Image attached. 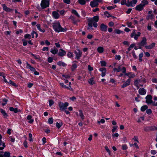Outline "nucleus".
I'll use <instances>...</instances> for the list:
<instances>
[{
  "instance_id": "obj_45",
  "label": "nucleus",
  "mask_w": 157,
  "mask_h": 157,
  "mask_svg": "<svg viewBox=\"0 0 157 157\" xmlns=\"http://www.w3.org/2000/svg\"><path fill=\"white\" fill-rule=\"evenodd\" d=\"M62 125V123H61L60 124L58 122H57L56 123V126L58 128H59Z\"/></svg>"
},
{
  "instance_id": "obj_61",
  "label": "nucleus",
  "mask_w": 157,
  "mask_h": 157,
  "mask_svg": "<svg viewBox=\"0 0 157 157\" xmlns=\"http://www.w3.org/2000/svg\"><path fill=\"white\" fill-rule=\"evenodd\" d=\"M62 76L63 77H65L66 78H70V76L68 75H63Z\"/></svg>"
},
{
  "instance_id": "obj_43",
  "label": "nucleus",
  "mask_w": 157,
  "mask_h": 157,
  "mask_svg": "<svg viewBox=\"0 0 157 157\" xmlns=\"http://www.w3.org/2000/svg\"><path fill=\"white\" fill-rule=\"evenodd\" d=\"M49 106H51L52 105L54 104V101L52 100H49Z\"/></svg>"
},
{
  "instance_id": "obj_26",
  "label": "nucleus",
  "mask_w": 157,
  "mask_h": 157,
  "mask_svg": "<svg viewBox=\"0 0 157 157\" xmlns=\"http://www.w3.org/2000/svg\"><path fill=\"white\" fill-rule=\"evenodd\" d=\"M79 116L81 117V119L82 120H83L84 119V116L83 115V113H82V111L81 110H79Z\"/></svg>"
},
{
  "instance_id": "obj_41",
  "label": "nucleus",
  "mask_w": 157,
  "mask_h": 157,
  "mask_svg": "<svg viewBox=\"0 0 157 157\" xmlns=\"http://www.w3.org/2000/svg\"><path fill=\"white\" fill-rule=\"evenodd\" d=\"M105 148L106 151L108 153L109 155H111V151L109 149L108 147L107 146H105Z\"/></svg>"
},
{
  "instance_id": "obj_18",
  "label": "nucleus",
  "mask_w": 157,
  "mask_h": 157,
  "mask_svg": "<svg viewBox=\"0 0 157 157\" xmlns=\"http://www.w3.org/2000/svg\"><path fill=\"white\" fill-rule=\"evenodd\" d=\"M53 16L56 19L58 18L59 17V15L58 13L54 11L52 13Z\"/></svg>"
},
{
  "instance_id": "obj_28",
  "label": "nucleus",
  "mask_w": 157,
  "mask_h": 157,
  "mask_svg": "<svg viewBox=\"0 0 157 157\" xmlns=\"http://www.w3.org/2000/svg\"><path fill=\"white\" fill-rule=\"evenodd\" d=\"M58 50L57 49L55 48L54 49H51V52L54 54H55L57 53Z\"/></svg>"
},
{
  "instance_id": "obj_15",
  "label": "nucleus",
  "mask_w": 157,
  "mask_h": 157,
  "mask_svg": "<svg viewBox=\"0 0 157 157\" xmlns=\"http://www.w3.org/2000/svg\"><path fill=\"white\" fill-rule=\"evenodd\" d=\"M143 6L141 4L137 5L136 7V10L138 11H140L142 10L143 9Z\"/></svg>"
},
{
  "instance_id": "obj_62",
  "label": "nucleus",
  "mask_w": 157,
  "mask_h": 157,
  "mask_svg": "<svg viewBox=\"0 0 157 157\" xmlns=\"http://www.w3.org/2000/svg\"><path fill=\"white\" fill-rule=\"evenodd\" d=\"M117 126H113V129L112 130V132H114L117 128Z\"/></svg>"
},
{
  "instance_id": "obj_59",
  "label": "nucleus",
  "mask_w": 157,
  "mask_h": 157,
  "mask_svg": "<svg viewBox=\"0 0 157 157\" xmlns=\"http://www.w3.org/2000/svg\"><path fill=\"white\" fill-rule=\"evenodd\" d=\"M92 25L95 28H97L98 26V24L97 23V22H93L92 23Z\"/></svg>"
},
{
  "instance_id": "obj_13",
  "label": "nucleus",
  "mask_w": 157,
  "mask_h": 157,
  "mask_svg": "<svg viewBox=\"0 0 157 157\" xmlns=\"http://www.w3.org/2000/svg\"><path fill=\"white\" fill-rule=\"evenodd\" d=\"M66 54V52L62 49H60L58 53V55L60 56H63Z\"/></svg>"
},
{
  "instance_id": "obj_5",
  "label": "nucleus",
  "mask_w": 157,
  "mask_h": 157,
  "mask_svg": "<svg viewBox=\"0 0 157 157\" xmlns=\"http://www.w3.org/2000/svg\"><path fill=\"white\" fill-rule=\"evenodd\" d=\"M99 17L98 16H96L94 17L93 18H89L88 19V22H91L92 23L93 22H97L98 21Z\"/></svg>"
},
{
  "instance_id": "obj_53",
  "label": "nucleus",
  "mask_w": 157,
  "mask_h": 157,
  "mask_svg": "<svg viewBox=\"0 0 157 157\" xmlns=\"http://www.w3.org/2000/svg\"><path fill=\"white\" fill-rule=\"evenodd\" d=\"M146 113L148 114H150L152 112L151 110L150 109H147L146 111Z\"/></svg>"
},
{
  "instance_id": "obj_29",
  "label": "nucleus",
  "mask_w": 157,
  "mask_h": 157,
  "mask_svg": "<svg viewBox=\"0 0 157 157\" xmlns=\"http://www.w3.org/2000/svg\"><path fill=\"white\" fill-rule=\"evenodd\" d=\"M148 108V107L146 105H145L142 106L141 108V111L144 112V111Z\"/></svg>"
},
{
  "instance_id": "obj_23",
  "label": "nucleus",
  "mask_w": 157,
  "mask_h": 157,
  "mask_svg": "<svg viewBox=\"0 0 157 157\" xmlns=\"http://www.w3.org/2000/svg\"><path fill=\"white\" fill-rule=\"evenodd\" d=\"M37 28L40 32L44 33L45 30L44 29H42L40 28V24H37L36 25Z\"/></svg>"
},
{
  "instance_id": "obj_35",
  "label": "nucleus",
  "mask_w": 157,
  "mask_h": 157,
  "mask_svg": "<svg viewBox=\"0 0 157 157\" xmlns=\"http://www.w3.org/2000/svg\"><path fill=\"white\" fill-rule=\"evenodd\" d=\"M139 83V82L137 80V79L135 80L134 82V85L137 87L138 89L139 88V86H138Z\"/></svg>"
},
{
  "instance_id": "obj_38",
  "label": "nucleus",
  "mask_w": 157,
  "mask_h": 157,
  "mask_svg": "<svg viewBox=\"0 0 157 157\" xmlns=\"http://www.w3.org/2000/svg\"><path fill=\"white\" fill-rule=\"evenodd\" d=\"M143 56V53H141L139 55V60L140 62H141L142 60V57Z\"/></svg>"
},
{
  "instance_id": "obj_44",
  "label": "nucleus",
  "mask_w": 157,
  "mask_h": 157,
  "mask_svg": "<svg viewBox=\"0 0 157 157\" xmlns=\"http://www.w3.org/2000/svg\"><path fill=\"white\" fill-rule=\"evenodd\" d=\"M101 64L102 66H105L106 65V63L104 61H101Z\"/></svg>"
},
{
  "instance_id": "obj_30",
  "label": "nucleus",
  "mask_w": 157,
  "mask_h": 157,
  "mask_svg": "<svg viewBox=\"0 0 157 157\" xmlns=\"http://www.w3.org/2000/svg\"><path fill=\"white\" fill-rule=\"evenodd\" d=\"M71 12L73 13L74 14L78 17H80L79 15H78V13L76 10H73Z\"/></svg>"
},
{
  "instance_id": "obj_36",
  "label": "nucleus",
  "mask_w": 157,
  "mask_h": 157,
  "mask_svg": "<svg viewBox=\"0 0 157 157\" xmlns=\"http://www.w3.org/2000/svg\"><path fill=\"white\" fill-rule=\"evenodd\" d=\"M34 34H35V37H37L38 36V34L35 31H33L32 33H31V35L32 36V37L33 38H34Z\"/></svg>"
},
{
  "instance_id": "obj_54",
  "label": "nucleus",
  "mask_w": 157,
  "mask_h": 157,
  "mask_svg": "<svg viewBox=\"0 0 157 157\" xmlns=\"http://www.w3.org/2000/svg\"><path fill=\"white\" fill-rule=\"evenodd\" d=\"M127 149V145L126 144L123 145L122 146V149L124 150H125Z\"/></svg>"
},
{
  "instance_id": "obj_6",
  "label": "nucleus",
  "mask_w": 157,
  "mask_h": 157,
  "mask_svg": "<svg viewBox=\"0 0 157 157\" xmlns=\"http://www.w3.org/2000/svg\"><path fill=\"white\" fill-rule=\"evenodd\" d=\"M71 82H69V86H67L65 85L63 83H60V85L62 88L72 91L73 90V89L71 86Z\"/></svg>"
},
{
  "instance_id": "obj_55",
  "label": "nucleus",
  "mask_w": 157,
  "mask_h": 157,
  "mask_svg": "<svg viewBox=\"0 0 157 157\" xmlns=\"http://www.w3.org/2000/svg\"><path fill=\"white\" fill-rule=\"evenodd\" d=\"M133 32L131 34V36L132 37L134 36H135L136 35V32H135V29H134L133 30Z\"/></svg>"
},
{
  "instance_id": "obj_52",
  "label": "nucleus",
  "mask_w": 157,
  "mask_h": 157,
  "mask_svg": "<svg viewBox=\"0 0 157 157\" xmlns=\"http://www.w3.org/2000/svg\"><path fill=\"white\" fill-rule=\"evenodd\" d=\"M88 69L89 71H91L93 70V68L91 67L90 65H88Z\"/></svg>"
},
{
  "instance_id": "obj_21",
  "label": "nucleus",
  "mask_w": 157,
  "mask_h": 157,
  "mask_svg": "<svg viewBox=\"0 0 157 157\" xmlns=\"http://www.w3.org/2000/svg\"><path fill=\"white\" fill-rule=\"evenodd\" d=\"M32 118V116L30 115H29L27 117V119L29 120V122L30 123H32L34 121L33 120L31 119Z\"/></svg>"
},
{
  "instance_id": "obj_20",
  "label": "nucleus",
  "mask_w": 157,
  "mask_h": 157,
  "mask_svg": "<svg viewBox=\"0 0 157 157\" xmlns=\"http://www.w3.org/2000/svg\"><path fill=\"white\" fill-rule=\"evenodd\" d=\"M88 22V27H87V29L88 30H93V27H92V23L91 22Z\"/></svg>"
},
{
  "instance_id": "obj_19",
  "label": "nucleus",
  "mask_w": 157,
  "mask_h": 157,
  "mask_svg": "<svg viewBox=\"0 0 157 157\" xmlns=\"http://www.w3.org/2000/svg\"><path fill=\"white\" fill-rule=\"evenodd\" d=\"M125 75L128 76L129 78H133L135 77V75L134 74H132V72L126 73Z\"/></svg>"
},
{
  "instance_id": "obj_8",
  "label": "nucleus",
  "mask_w": 157,
  "mask_h": 157,
  "mask_svg": "<svg viewBox=\"0 0 157 157\" xmlns=\"http://www.w3.org/2000/svg\"><path fill=\"white\" fill-rule=\"evenodd\" d=\"M146 41L147 39L145 37H143L142 40L140 42L138 43V45L139 46H144L147 44Z\"/></svg>"
},
{
  "instance_id": "obj_42",
  "label": "nucleus",
  "mask_w": 157,
  "mask_h": 157,
  "mask_svg": "<svg viewBox=\"0 0 157 157\" xmlns=\"http://www.w3.org/2000/svg\"><path fill=\"white\" fill-rule=\"evenodd\" d=\"M53 119L52 117H51L48 119V122L50 124H52L53 123Z\"/></svg>"
},
{
  "instance_id": "obj_46",
  "label": "nucleus",
  "mask_w": 157,
  "mask_h": 157,
  "mask_svg": "<svg viewBox=\"0 0 157 157\" xmlns=\"http://www.w3.org/2000/svg\"><path fill=\"white\" fill-rule=\"evenodd\" d=\"M135 46V44H131L129 47L128 49V51H130V50L133 47H134Z\"/></svg>"
},
{
  "instance_id": "obj_24",
  "label": "nucleus",
  "mask_w": 157,
  "mask_h": 157,
  "mask_svg": "<svg viewBox=\"0 0 157 157\" xmlns=\"http://www.w3.org/2000/svg\"><path fill=\"white\" fill-rule=\"evenodd\" d=\"M97 51L98 52L101 53L103 52L104 51V48L103 47H99L98 48Z\"/></svg>"
},
{
  "instance_id": "obj_11",
  "label": "nucleus",
  "mask_w": 157,
  "mask_h": 157,
  "mask_svg": "<svg viewBox=\"0 0 157 157\" xmlns=\"http://www.w3.org/2000/svg\"><path fill=\"white\" fill-rule=\"evenodd\" d=\"M3 7V9L4 10H5L6 12H10L13 10L10 9L9 8L7 7L6 5L5 4L2 5Z\"/></svg>"
},
{
  "instance_id": "obj_63",
  "label": "nucleus",
  "mask_w": 157,
  "mask_h": 157,
  "mask_svg": "<svg viewBox=\"0 0 157 157\" xmlns=\"http://www.w3.org/2000/svg\"><path fill=\"white\" fill-rule=\"evenodd\" d=\"M133 139L134 140V141H136L138 143L139 142V141H138V137H137L136 136H134L133 137Z\"/></svg>"
},
{
  "instance_id": "obj_14",
  "label": "nucleus",
  "mask_w": 157,
  "mask_h": 157,
  "mask_svg": "<svg viewBox=\"0 0 157 157\" xmlns=\"http://www.w3.org/2000/svg\"><path fill=\"white\" fill-rule=\"evenodd\" d=\"M99 70L102 72L101 76L102 77H104L105 75L106 69L105 67H102L100 68Z\"/></svg>"
},
{
  "instance_id": "obj_12",
  "label": "nucleus",
  "mask_w": 157,
  "mask_h": 157,
  "mask_svg": "<svg viewBox=\"0 0 157 157\" xmlns=\"http://www.w3.org/2000/svg\"><path fill=\"white\" fill-rule=\"evenodd\" d=\"M131 81V79L130 78L128 79L127 81L125 82L121 86V87L122 88H124L130 85Z\"/></svg>"
},
{
  "instance_id": "obj_40",
  "label": "nucleus",
  "mask_w": 157,
  "mask_h": 157,
  "mask_svg": "<svg viewBox=\"0 0 157 157\" xmlns=\"http://www.w3.org/2000/svg\"><path fill=\"white\" fill-rule=\"evenodd\" d=\"M121 66H119L118 68H114L113 69V71H117V72H119L121 71Z\"/></svg>"
},
{
  "instance_id": "obj_25",
  "label": "nucleus",
  "mask_w": 157,
  "mask_h": 157,
  "mask_svg": "<svg viewBox=\"0 0 157 157\" xmlns=\"http://www.w3.org/2000/svg\"><path fill=\"white\" fill-rule=\"evenodd\" d=\"M94 78H91L89 79L88 82L91 85H93L94 84V82L93 80Z\"/></svg>"
},
{
  "instance_id": "obj_17",
  "label": "nucleus",
  "mask_w": 157,
  "mask_h": 157,
  "mask_svg": "<svg viewBox=\"0 0 157 157\" xmlns=\"http://www.w3.org/2000/svg\"><path fill=\"white\" fill-rule=\"evenodd\" d=\"M155 45V44L154 43H152L151 44L148 45V46H145V48L147 49H151L154 48Z\"/></svg>"
},
{
  "instance_id": "obj_3",
  "label": "nucleus",
  "mask_w": 157,
  "mask_h": 157,
  "mask_svg": "<svg viewBox=\"0 0 157 157\" xmlns=\"http://www.w3.org/2000/svg\"><path fill=\"white\" fill-rule=\"evenodd\" d=\"M49 1L48 0H42L40 6L42 9H44L49 6Z\"/></svg>"
},
{
  "instance_id": "obj_48",
  "label": "nucleus",
  "mask_w": 157,
  "mask_h": 157,
  "mask_svg": "<svg viewBox=\"0 0 157 157\" xmlns=\"http://www.w3.org/2000/svg\"><path fill=\"white\" fill-rule=\"evenodd\" d=\"M5 157H8L10 156V153L9 152H5L3 155Z\"/></svg>"
},
{
  "instance_id": "obj_60",
  "label": "nucleus",
  "mask_w": 157,
  "mask_h": 157,
  "mask_svg": "<svg viewBox=\"0 0 157 157\" xmlns=\"http://www.w3.org/2000/svg\"><path fill=\"white\" fill-rule=\"evenodd\" d=\"M126 0H122L121 1V5H124V4H125L126 5Z\"/></svg>"
},
{
  "instance_id": "obj_58",
  "label": "nucleus",
  "mask_w": 157,
  "mask_h": 157,
  "mask_svg": "<svg viewBox=\"0 0 157 157\" xmlns=\"http://www.w3.org/2000/svg\"><path fill=\"white\" fill-rule=\"evenodd\" d=\"M130 2H132V3L133 4V6H134L136 4L137 2V0H132V1H130Z\"/></svg>"
},
{
  "instance_id": "obj_16",
  "label": "nucleus",
  "mask_w": 157,
  "mask_h": 157,
  "mask_svg": "<svg viewBox=\"0 0 157 157\" xmlns=\"http://www.w3.org/2000/svg\"><path fill=\"white\" fill-rule=\"evenodd\" d=\"M139 93L141 95H144L146 94V91L144 88H142L139 89Z\"/></svg>"
},
{
  "instance_id": "obj_32",
  "label": "nucleus",
  "mask_w": 157,
  "mask_h": 157,
  "mask_svg": "<svg viewBox=\"0 0 157 157\" xmlns=\"http://www.w3.org/2000/svg\"><path fill=\"white\" fill-rule=\"evenodd\" d=\"M57 64L58 65H59V66H63V67L65 66H66V64L64 63L63 62H59L57 63Z\"/></svg>"
},
{
  "instance_id": "obj_2",
  "label": "nucleus",
  "mask_w": 157,
  "mask_h": 157,
  "mask_svg": "<svg viewBox=\"0 0 157 157\" xmlns=\"http://www.w3.org/2000/svg\"><path fill=\"white\" fill-rule=\"evenodd\" d=\"M68 105L69 104L67 102L63 103L61 102H59L58 103L59 109L62 111L65 110L67 109V106H68Z\"/></svg>"
},
{
  "instance_id": "obj_7",
  "label": "nucleus",
  "mask_w": 157,
  "mask_h": 157,
  "mask_svg": "<svg viewBox=\"0 0 157 157\" xmlns=\"http://www.w3.org/2000/svg\"><path fill=\"white\" fill-rule=\"evenodd\" d=\"M74 52L76 55V58L77 59H79L82 56V52L78 49L77 51H75Z\"/></svg>"
},
{
  "instance_id": "obj_57",
  "label": "nucleus",
  "mask_w": 157,
  "mask_h": 157,
  "mask_svg": "<svg viewBox=\"0 0 157 157\" xmlns=\"http://www.w3.org/2000/svg\"><path fill=\"white\" fill-rule=\"evenodd\" d=\"M127 25L128 27H131L132 28H133V27L132 26V23L131 22H128L127 23Z\"/></svg>"
},
{
  "instance_id": "obj_22",
  "label": "nucleus",
  "mask_w": 157,
  "mask_h": 157,
  "mask_svg": "<svg viewBox=\"0 0 157 157\" xmlns=\"http://www.w3.org/2000/svg\"><path fill=\"white\" fill-rule=\"evenodd\" d=\"M126 5L128 6H133V4L129 0H126Z\"/></svg>"
},
{
  "instance_id": "obj_50",
  "label": "nucleus",
  "mask_w": 157,
  "mask_h": 157,
  "mask_svg": "<svg viewBox=\"0 0 157 157\" xmlns=\"http://www.w3.org/2000/svg\"><path fill=\"white\" fill-rule=\"evenodd\" d=\"M104 14L107 17H109L111 16L110 14L107 11L105 12L104 13Z\"/></svg>"
},
{
  "instance_id": "obj_37",
  "label": "nucleus",
  "mask_w": 157,
  "mask_h": 157,
  "mask_svg": "<svg viewBox=\"0 0 157 157\" xmlns=\"http://www.w3.org/2000/svg\"><path fill=\"white\" fill-rule=\"evenodd\" d=\"M153 17H154V15H153L151 14V15H148L147 17L146 18H147V20H149L150 19H153Z\"/></svg>"
},
{
  "instance_id": "obj_31",
  "label": "nucleus",
  "mask_w": 157,
  "mask_h": 157,
  "mask_svg": "<svg viewBox=\"0 0 157 157\" xmlns=\"http://www.w3.org/2000/svg\"><path fill=\"white\" fill-rule=\"evenodd\" d=\"M0 110L1 112L3 114V115L5 117H6L7 116V113L5 112V111L3 109H0Z\"/></svg>"
},
{
  "instance_id": "obj_34",
  "label": "nucleus",
  "mask_w": 157,
  "mask_h": 157,
  "mask_svg": "<svg viewBox=\"0 0 157 157\" xmlns=\"http://www.w3.org/2000/svg\"><path fill=\"white\" fill-rule=\"evenodd\" d=\"M78 2L82 5H84L86 4V1L85 0H78Z\"/></svg>"
},
{
  "instance_id": "obj_39",
  "label": "nucleus",
  "mask_w": 157,
  "mask_h": 157,
  "mask_svg": "<svg viewBox=\"0 0 157 157\" xmlns=\"http://www.w3.org/2000/svg\"><path fill=\"white\" fill-rule=\"evenodd\" d=\"M140 34L141 33L140 32H138L137 34H136L135 36L134 37V39L135 40H137L138 39V37L140 36Z\"/></svg>"
},
{
  "instance_id": "obj_1",
  "label": "nucleus",
  "mask_w": 157,
  "mask_h": 157,
  "mask_svg": "<svg viewBox=\"0 0 157 157\" xmlns=\"http://www.w3.org/2000/svg\"><path fill=\"white\" fill-rule=\"evenodd\" d=\"M53 27L55 31L57 32H64L66 30V29H64L61 27L59 22L54 23Z\"/></svg>"
},
{
  "instance_id": "obj_10",
  "label": "nucleus",
  "mask_w": 157,
  "mask_h": 157,
  "mask_svg": "<svg viewBox=\"0 0 157 157\" xmlns=\"http://www.w3.org/2000/svg\"><path fill=\"white\" fill-rule=\"evenodd\" d=\"M146 102L147 103L151 104L152 102V97L151 95H147L146 98Z\"/></svg>"
},
{
  "instance_id": "obj_49",
  "label": "nucleus",
  "mask_w": 157,
  "mask_h": 157,
  "mask_svg": "<svg viewBox=\"0 0 157 157\" xmlns=\"http://www.w3.org/2000/svg\"><path fill=\"white\" fill-rule=\"evenodd\" d=\"M24 37L25 38H28L29 39H30L31 38V36L29 34H27Z\"/></svg>"
},
{
  "instance_id": "obj_64",
  "label": "nucleus",
  "mask_w": 157,
  "mask_h": 157,
  "mask_svg": "<svg viewBox=\"0 0 157 157\" xmlns=\"http://www.w3.org/2000/svg\"><path fill=\"white\" fill-rule=\"evenodd\" d=\"M151 81L153 82L157 83V78H152Z\"/></svg>"
},
{
  "instance_id": "obj_33",
  "label": "nucleus",
  "mask_w": 157,
  "mask_h": 157,
  "mask_svg": "<svg viewBox=\"0 0 157 157\" xmlns=\"http://www.w3.org/2000/svg\"><path fill=\"white\" fill-rule=\"evenodd\" d=\"M67 56L69 58H72L73 57V55L72 53L71 52H68Z\"/></svg>"
},
{
  "instance_id": "obj_47",
  "label": "nucleus",
  "mask_w": 157,
  "mask_h": 157,
  "mask_svg": "<svg viewBox=\"0 0 157 157\" xmlns=\"http://www.w3.org/2000/svg\"><path fill=\"white\" fill-rule=\"evenodd\" d=\"M77 67V65L76 64H73L72 65L71 70L72 71L74 70Z\"/></svg>"
},
{
  "instance_id": "obj_56",
  "label": "nucleus",
  "mask_w": 157,
  "mask_h": 157,
  "mask_svg": "<svg viewBox=\"0 0 157 157\" xmlns=\"http://www.w3.org/2000/svg\"><path fill=\"white\" fill-rule=\"evenodd\" d=\"M115 33L118 34H119L121 33V31L119 29H116L114 30Z\"/></svg>"
},
{
  "instance_id": "obj_9",
  "label": "nucleus",
  "mask_w": 157,
  "mask_h": 157,
  "mask_svg": "<svg viewBox=\"0 0 157 157\" xmlns=\"http://www.w3.org/2000/svg\"><path fill=\"white\" fill-rule=\"evenodd\" d=\"M107 25L104 24H102L101 25L100 29L101 31L105 32L107 31Z\"/></svg>"
},
{
  "instance_id": "obj_4",
  "label": "nucleus",
  "mask_w": 157,
  "mask_h": 157,
  "mask_svg": "<svg viewBox=\"0 0 157 157\" xmlns=\"http://www.w3.org/2000/svg\"><path fill=\"white\" fill-rule=\"evenodd\" d=\"M101 2V0H94L90 2V5L92 7H97L98 5V2Z\"/></svg>"
},
{
  "instance_id": "obj_51",
  "label": "nucleus",
  "mask_w": 157,
  "mask_h": 157,
  "mask_svg": "<svg viewBox=\"0 0 157 157\" xmlns=\"http://www.w3.org/2000/svg\"><path fill=\"white\" fill-rule=\"evenodd\" d=\"M8 83L11 84L13 86H17L15 83L11 80H10L9 82H8Z\"/></svg>"
},
{
  "instance_id": "obj_27",
  "label": "nucleus",
  "mask_w": 157,
  "mask_h": 157,
  "mask_svg": "<svg viewBox=\"0 0 157 157\" xmlns=\"http://www.w3.org/2000/svg\"><path fill=\"white\" fill-rule=\"evenodd\" d=\"M148 2L146 0H144L142 1V3H141L144 7L145 5L148 4Z\"/></svg>"
}]
</instances>
